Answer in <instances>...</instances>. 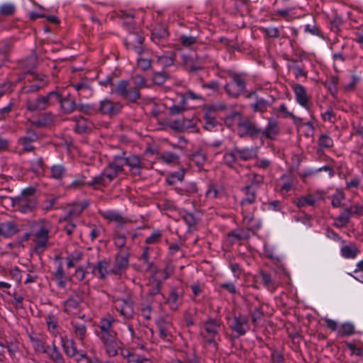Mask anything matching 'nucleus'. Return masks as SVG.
<instances>
[{"mask_svg": "<svg viewBox=\"0 0 363 363\" xmlns=\"http://www.w3.org/2000/svg\"><path fill=\"white\" fill-rule=\"evenodd\" d=\"M120 160H123V167L128 165L133 174H140L143 167L141 160L139 157L132 155L128 157H119Z\"/></svg>", "mask_w": 363, "mask_h": 363, "instance_id": "obj_15", "label": "nucleus"}, {"mask_svg": "<svg viewBox=\"0 0 363 363\" xmlns=\"http://www.w3.org/2000/svg\"><path fill=\"white\" fill-rule=\"evenodd\" d=\"M235 152H236L237 155H238L240 158L243 160H250L255 157L257 154L256 150L254 148L239 149L238 147H235Z\"/></svg>", "mask_w": 363, "mask_h": 363, "instance_id": "obj_29", "label": "nucleus"}, {"mask_svg": "<svg viewBox=\"0 0 363 363\" xmlns=\"http://www.w3.org/2000/svg\"><path fill=\"white\" fill-rule=\"evenodd\" d=\"M160 159L167 164H176L178 162L177 155L171 152H164L160 155Z\"/></svg>", "mask_w": 363, "mask_h": 363, "instance_id": "obj_39", "label": "nucleus"}, {"mask_svg": "<svg viewBox=\"0 0 363 363\" xmlns=\"http://www.w3.org/2000/svg\"><path fill=\"white\" fill-rule=\"evenodd\" d=\"M242 209L243 214V223L247 227V228L250 230H255L259 228L260 225L255 221L253 216L249 212V210L247 207H245Z\"/></svg>", "mask_w": 363, "mask_h": 363, "instance_id": "obj_25", "label": "nucleus"}, {"mask_svg": "<svg viewBox=\"0 0 363 363\" xmlns=\"http://www.w3.org/2000/svg\"><path fill=\"white\" fill-rule=\"evenodd\" d=\"M47 352L54 363H65L62 355L55 345L52 346L50 350L47 351Z\"/></svg>", "mask_w": 363, "mask_h": 363, "instance_id": "obj_37", "label": "nucleus"}, {"mask_svg": "<svg viewBox=\"0 0 363 363\" xmlns=\"http://www.w3.org/2000/svg\"><path fill=\"white\" fill-rule=\"evenodd\" d=\"M263 32L269 38H277L280 35L279 30L277 27H269L263 28Z\"/></svg>", "mask_w": 363, "mask_h": 363, "instance_id": "obj_57", "label": "nucleus"}, {"mask_svg": "<svg viewBox=\"0 0 363 363\" xmlns=\"http://www.w3.org/2000/svg\"><path fill=\"white\" fill-rule=\"evenodd\" d=\"M152 39H162L168 35V32L164 26L160 25L155 27L152 32Z\"/></svg>", "mask_w": 363, "mask_h": 363, "instance_id": "obj_38", "label": "nucleus"}, {"mask_svg": "<svg viewBox=\"0 0 363 363\" xmlns=\"http://www.w3.org/2000/svg\"><path fill=\"white\" fill-rule=\"evenodd\" d=\"M109 263L104 259L97 263L96 267L94 269V273L98 274V277L101 279H104L108 274Z\"/></svg>", "mask_w": 363, "mask_h": 363, "instance_id": "obj_28", "label": "nucleus"}, {"mask_svg": "<svg viewBox=\"0 0 363 363\" xmlns=\"http://www.w3.org/2000/svg\"><path fill=\"white\" fill-rule=\"evenodd\" d=\"M224 326L220 319L208 318L203 323L201 335L206 344L212 345L215 350L218 348V342L220 340L219 332Z\"/></svg>", "mask_w": 363, "mask_h": 363, "instance_id": "obj_2", "label": "nucleus"}, {"mask_svg": "<svg viewBox=\"0 0 363 363\" xmlns=\"http://www.w3.org/2000/svg\"><path fill=\"white\" fill-rule=\"evenodd\" d=\"M123 160H120L119 157L116 158L104 169L101 174L93 177L87 184L94 188L106 186L123 172Z\"/></svg>", "mask_w": 363, "mask_h": 363, "instance_id": "obj_1", "label": "nucleus"}, {"mask_svg": "<svg viewBox=\"0 0 363 363\" xmlns=\"http://www.w3.org/2000/svg\"><path fill=\"white\" fill-rule=\"evenodd\" d=\"M138 67L142 70H147L151 67V61L145 58L138 59Z\"/></svg>", "mask_w": 363, "mask_h": 363, "instance_id": "obj_63", "label": "nucleus"}, {"mask_svg": "<svg viewBox=\"0 0 363 363\" xmlns=\"http://www.w3.org/2000/svg\"><path fill=\"white\" fill-rule=\"evenodd\" d=\"M223 193V189L221 187L211 184L208 186V189L206 192V195L209 199H216L220 196Z\"/></svg>", "mask_w": 363, "mask_h": 363, "instance_id": "obj_34", "label": "nucleus"}, {"mask_svg": "<svg viewBox=\"0 0 363 363\" xmlns=\"http://www.w3.org/2000/svg\"><path fill=\"white\" fill-rule=\"evenodd\" d=\"M233 81L228 83L225 86L226 92L231 96L237 97L245 90V81L238 74H233Z\"/></svg>", "mask_w": 363, "mask_h": 363, "instance_id": "obj_8", "label": "nucleus"}, {"mask_svg": "<svg viewBox=\"0 0 363 363\" xmlns=\"http://www.w3.org/2000/svg\"><path fill=\"white\" fill-rule=\"evenodd\" d=\"M128 83L127 81L121 80L112 89V92L123 97L124 99L130 102L135 101L139 97V91L136 89H128Z\"/></svg>", "mask_w": 363, "mask_h": 363, "instance_id": "obj_6", "label": "nucleus"}, {"mask_svg": "<svg viewBox=\"0 0 363 363\" xmlns=\"http://www.w3.org/2000/svg\"><path fill=\"white\" fill-rule=\"evenodd\" d=\"M230 328L240 335H243L249 328L248 320L245 317L235 316L230 323Z\"/></svg>", "mask_w": 363, "mask_h": 363, "instance_id": "obj_17", "label": "nucleus"}, {"mask_svg": "<svg viewBox=\"0 0 363 363\" xmlns=\"http://www.w3.org/2000/svg\"><path fill=\"white\" fill-rule=\"evenodd\" d=\"M71 325L74 337L82 342L86 335V325L76 319L72 320Z\"/></svg>", "mask_w": 363, "mask_h": 363, "instance_id": "obj_22", "label": "nucleus"}, {"mask_svg": "<svg viewBox=\"0 0 363 363\" xmlns=\"http://www.w3.org/2000/svg\"><path fill=\"white\" fill-rule=\"evenodd\" d=\"M54 276H55V279L57 282V284L60 287L64 288L66 285L67 279L66 276L65 275L62 267L60 264L58 266L56 272H55Z\"/></svg>", "mask_w": 363, "mask_h": 363, "instance_id": "obj_33", "label": "nucleus"}, {"mask_svg": "<svg viewBox=\"0 0 363 363\" xmlns=\"http://www.w3.org/2000/svg\"><path fill=\"white\" fill-rule=\"evenodd\" d=\"M121 108L122 105L120 103L104 99L100 102L99 111L102 114L113 116L118 113Z\"/></svg>", "mask_w": 363, "mask_h": 363, "instance_id": "obj_13", "label": "nucleus"}, {"mask_svg": "<svg viewBox=\"0 0 363 363\" xmlns=\"http://www.w3.org/2000/svg\"><path fill=\"white\" fill-rule=\"evenodd\" d=\"M60 100V94L57 91H50L45 96H39L36 99L28 98L26 100V108L30 112L40 111L57 104Z\"/></svg>", "mask_w": 363, "mask_h": 363, "instance_id": "obj_4", "label": "nucleus"}, {"mask_svg": "<svg viewBox=\"0 0 363 363\" xmlns=\"http://www.w3.org/2000/svg\"><path fill=\"white\" fill-rule=\"evenodd\" d=\"M129 255L126 251L121 250L115 258L114 265L111 272L115 274H121L128 266Z\"/></svg>", "mask_w": 363, "mask_h": 363, "instance_id": "obj_11", "label": "nucleus"}, {"mask_svg": "<svg viewBox=\"0 0 363 363\" xmlns=\"http://www.w3.org/2000/svg\"><path fill=\"white\" fill-rule=\"evenodd\" d=\"M318 144L322 147H330L333 145V141L328 135H321L318 140Z\"/></svg>", "mask_w": 363, "mask_h": 363, "instance_id": "obj_54", "label": "nucleus"}, {"mask_svg": "<svg viewBox=\"0 0 363 363\" xmlns=\"http://www.w3.org/2000/svg\"><path fill=\"white\" fill-rule=\"evenodd\" d=\"M322 118L324 121H328L331 123H334L336 121V116L334 112L331 110H328L325 113H322Z\"/></svg>", "mask_w": 363, "mask_h": 363, "instance_id": "obj_62", "label": "nucleus"}, {"mask_svg": "<svg viewBox=\"0 0 363 363\" xmlns=\"http://www.w3.org/2000/svg\"><path fill=\"white\" fill-rule=\"evenodd\" d=\"M359 252L354 245H345L342 247V255L345 258H354Z\"/></svg>", "mask_w": 363, "mask_h": 363, "instance_id": "obj_35", "label": "nucleus"}, {"mask_svg": "<svg viewBox=\"0 0 363 363\" xmlns=\"http://www.w3.org/2000/svg\"><path fill=\"white\" fill-rule=\"evenodd\" d=\"M123 355L127 358V363H143V362L147 361L146 358L130 352H128L127 354H123Z\"/></svg>", "mask_w": 363, "mask_h": 363, "instance_id": "obj_48", "label": "nucleus"}, {"mask_svg": "<svg viewBox=\"0 0 363 363\" xmlns=\"http://www.w3.org/2000/svg\"><path fill=\"white\" fill-rule=\"evenodd\" d=\"M278 186H279L281 193L284 195L293 189L294 183L292 181H285L284 177H282L279 182Z\"/></svg>", "mask_w": 363, "mask_h": 363, "instance_id": "obj_41", "label": "nucleus"}, {"mask_svg": "<svg viewBox=\"0 0 363 363\" xmlns=\"http://www.w3.org/2000/svg\"><path fill=\"white\" fill-rule=\"evenodd\" d=\"M292 90L295 95L296 101L301 107L310 112L313 104L306 89L301 84H294L292 85Z\"/></svg>", "mask_w": 363, "mask_h": 363, "instance_id": "obj_7", "label": "nucleus"}, {"mask_svg": "<svg viewBox=\"0 0 363 363\" xmlns=\"http://www.w3.org/2000/svg\"><path fill=\"white\" fill-rule=\"evenodd\" d=\"M184 178V172L179 171L172 174L167 179V182L169 184H174L176 182L182 181Z\"/></svg>", "mask_w": 363, "mask_h": 363, "instance_id": "obj_53", "label": "nucleus"}, {"mask_svg": "<svg viewBox=\"0 0 363 363\" xmlns=\"http://www.w3.org/2000/svg\"><path fill=\"white\" fill-rule=\"evenodd\" d=\"M149 293L154 296L158 294L160 292L161 282L156 279H154L150 282Z\"/></svg>", "mask_w": 363, "mask_h": 363, "instance_id": "obj_56", "label": "nucleus"}, {"mask_svg": "<svg viewBox=\"0 0 363 363\" xmlns=\"http://www.w3.org/2000/svg\"><path fill=\"white\" fill-rule=\"evenodd\" d=\"M100 340L104 345L106 354L109 357H113L118 354V350L121 349L122 343L118 340L117 335H112V336L111 335L110 337H104V339Z\"/></svg>", "mask_w": 363, "mask_h": 363, "instance_id": "obj_10", "label": "nucleus"}, {"mask_svg": "<svg viewBox=\"0 0 363 363\" xmlns=\"http://www.w3.org/2000/svg\"><path fill=\"white\" fill-rule=\"evenodd\" d=\"M161 232L160 230H155L152 233L146 238L145 242L147 244H153L158 242L161 238Z\"/></svg>", "mask_w": 363, "mask_h": 363, "instance_id": "obj_59", "label": "nucleus"}, {"mask_svg": "<svg viewBox=\"0 0 363 363\" xmlns=\"http://www.w3.org/2000/svg\"><path fill=\"white\" fill-rule=\"evenodd\" d=\"M54 120V116L50 113L42 114L36 121L33 122V125L38 128H41L50 125Z\"/></svg>", "mask_w": 363, "mask_h": 363, "instance_id": "obj_26", "label": "nucleus"}, {"mask_svg": "<svg viewBox=\"0 0 363 363\" xmlns=\"http://www.w3.org/2000/svg\"><path fill=\"white\" fill-rule=\"evenodd\" d=\"M182 293L178 291L177 289H172L167 298V303L169 304L171 310H177L182 303Z\"/></svg>", "mask_w": 363, "mask_h": 363, "instance_id": "obj_23", "label": "nucleus"}, {"mask_svg": "<svg viewBox=\"0 0 363 363\" xmlns=\"http://www.w3.org/2000/svg\"><path fill=\"white\" fill-rule=\"evenodd\" d=\"M279 133V126L278 122L272 118H268V123L265 128L261 133L263 136L269 140H274Z\"/></svg>", "mask_w": 363, "mask_h": 363, "instance_id": "obj_18", "label": "nucleus"}, {"mask_svg": "<svg viewBox=\"0 0 363 363\" xmlns=\"http://www.w3.org/2000/svg\"><path fill=\"white\" fill-rule=\"evenodd\" d=\"M34 140V139L31 138L24 137L19 139V143L23 147V150L24 152H29L33 150V147L31 145V143Z\"/></svg>", "mask_w": 363, "mask_h": 363, "instance_id": "obj_52", "label": "nucleus"}, {"mask_svg": "<svg viewBox=\"0 0 363 363\" xmlns=\"http://www.w3.org/2000/svg\"><path fill=\"white\" fill-rule=\"evenodd\" d=\"M83 253L79 250H75L69 256L67 257L66 260L67 263V267H74L82 258Z\"/></svg>", "mask_w": 363, "mask_h": 363, "instance_id": "obj_32", "label": "nucleus"}, {"mask_svg": "<svg viewBox=\"0 0 363 363\" xmlns=\"http://www.w3.org/2000/svg\"><path fill=\"white\" fill-rule=\"evenodd\" d=\"M245 198L241 201L242 208L252 204L256 200V189L252 185H247L242 189Z\"/></svg>", "mask_w": 363, "mask_h": 363, "instance_id": "obj_21", "label": "nucleus"}, {"mask_svg": "<svg viewBox=\"0 0 363 363\" xmlns=\"http://www.w3.org/2000/svg\"><path fill=\"white\" fill-rule=\"evenodd\" d=\"M81 298L78 296H71L64 304V311L70 315H77L79 311Z\"/></svg>", "mask_w": 363, "mask_h": 363, "instance_id": "obj_19", "label": "nucleus"}, {"mask_svg": "<svg viewBox=\"0 0 363 363\" xmlns=\"http://www.w3.org/2000/svg\"><path fill=\"white\" fill-rule=\"evenodd\" d=\"M116 320L111 317L101 319L99 325L100 331L98 333L99 339H104V337L112 336V335H116Z\"/></svg>", "mask_w": 363, "mask_h": 363, "instance_id": "obj_9", "label": "nucleus"}, {"mask_svg": "<svg viewBox=\"0 0 363 363\" xmlns=\"http://www.w3.org/2000/svg\"><path fill=\"white\" fill-rule=\"evenodd\" d=\"M345 199L343 192L337 191L333 196L332 206L335 208H338L342 206V202Z\"/></svg>", "mask_w": 363, "mask_h": 363, "instance_id": "obj_51", "label": "nucleus"}, {"mask_svg": "<svg viewBox=\"0 0 363 363\" xmlns=\"http://www.w3.org/2000/svg\"><path fill=\"white\" fill-rule=\"evenodd\" d=\"M101 216L109 222H115L118 225H123L127 222V220L121 214L114 211H100Z\"/></svg>", "mask_w": 363, "mask_h": 363, "instance_id": "obj_24", "label": "nucleus"}, {"mask_svg": "<svg viewBox=\"0 0 363 363\" xmlns=\"http://www.w3.org/2000/svg\"><path fill=\"white\" fill-rule=\"evenodd\" d=\"M31 169L37 174L44 173V165L41 158H36L31 162Z\"/></svg>", "mask_w": 363, "mask_h": 363, "instance_id": "obj_42", "label": "nucleus"}, {"mask_svg": "<svg viewBox=\"0 0 363 363\" xmlns=\"http://www.w3.org/2000/svg\"><path fill=\"white\" fill-rule=\"evenodd\" d=\"M237 153L235 152V149L231 152L225 155L224 162L230 167H233V164L236 161Z\"/></svg>", "mask_w": 363, "mask_h": 363, "instance_id": "obj_55", "label": "nucleus"}, {"mask_svg": "<svg viewBox=\"0 0 363 363\" xmlns=\"http://www.w3.org/2000/svg\"><path fill=\"white\" fill-rule=\"evenodd\" d=\"M319 199L318 196L308 194L306 196L301 197L297 201V206L298 207H303L306 205L313 206L317 201Z\"/></svg>", "mask_w": 363, "mask_h": 363, "instance_id": "obj_31", "label": "nucleus"}, {"mask_svg": "<svg viewBox=\"0 0 363 363\" xmlns=\"http://www.w3.org/2000/svg\"><path fill=\"white\" fill-rule=\"evenodd\" d=\"M34 249L38 252H43L48 245L50 224L45 220H39L33 226Z\"/></svg>", "mask_w": 363, "mask_h": 363, "instance_id": "obj_5", "label": "nucleus"}, {"mask_svg": "<svg viewBox=\"0 0 363 363\" xmlns=\"http://www.w3.org/2000/svg\"><path fill=\"white\" fill-rule=\"evenodd\" d=\"M61 340L65 354L69 357H74L77 354L76 347L72 343L66 342L62 337L61 338Z\"/></svg>", "mask_w": 363, "mask_h": 363, "instance_id": "obj_47", "label": "nucleus"}, {"mask_svg": "<svg viewBox=\"0 0 363 363\" xmlns=\"http://www.w3.org/2000/svg\"><path fill=\"white\" fill-rule=\"evenodd\" d=\"M21 230L20 226L13 220L0 223V236L9 238Z\"/></svg>", "mask_w": 363, "mask_h": 363, "instance_id": "obj_14", "label": "nucleus"}, {"mask_svg": "<svg viewBox=\"0 0 363 363\" xmlns=\"http://www.w3.org/2000/svg\"><path fill=\"white\" fill-rule=\"evenodd\" d=\"M238 133L240 137L250 135L255 138L261 133V130L259 129L255 123L249 121H243L238 124Z\"/></svg>", "mask_w": 363, "mask_h": 363, "instance_id": "obj_12", "label": "nucleus"}, {"mask_svg": "<svg viewBox=\"0 0 363 363\" xmlns=\"http://www.w3.org/2000/svg\"><path fill=\"white\" fill-rule=\"evenodd\" d=\"M167 77V75L164 72H157L154 74L152 80L155 84L160 85L165 82Z\"/></svg>", "mask_w": 363, "mask_h": 363, "instance_id": "obj_61", "label": "nucleus"}, {"mask_svg": "<svg viewBox=\"0 0 363 363\" xmlns=\"http://www.w3.org/2000/svg\"><path fill=\"white\" fill-rule=\"evenodd\" d=\"M58 103H60L62 110L66 113H69L73 112L76 108V103L73 99H62L60 96V100Z\"/></svg>", "mask_w": 363, "mask_h": 363, "instance_id": "obj_30", "label": "nucleus"}, {"mask_svg": "<svg viewBox=\"0 0 363 363\" xmlns=\"http://www.w3.org/2000/svg\"><path fill=\"white\" fill-rule=\"evenodd\" d=\"M116 308L126 318H131L134 313L133 303L130 300L118 301L116 303Z\"/></svg>", "mask_w": 363, "mask_h": 363, "instance_id": "obj_20", "label": "nucleus"}, {"mask_svg": "<svg viewBox=\"0 0 363 363\" xmlns=\"http://www.w3.org/2000/svg\"><path fill=\"white\" fill-rule=\"evenodd\" d=\"M259 277L264 285L271 291H274L279 286V283L267 273L262 272L259 274Z\"/></svg>", "mask_w": 363, "mask_h": 363, "instance_id": "obj_27", "label": "nucleus"}, {"mask_svg": "<svg viewBox=\"0 0 363 363\" xmlns=\"http://www.w3.org/2000/svg\"><path fill=\"white\" fill-rule=\"evenodd\" d=\"M191 162L197 167H202L206 162V156L202 152H196L191 155Z\"/></svg>", "mask_w": 363, "mask_h": 363, "instance_id": "obj_49", "label": "nucleus"}, {"mask_svg": "<svg viewBox=\"0 0 363 363\" xmlns=\"http://www.w3.org/2000/svg\"><path fill=\"white\" fill-rule=\"evenodd\" d=\"M144 37L138 33H130L127 39L126 43L129 48L135 50L138 54H141L143 52V43Z\"/></svg>", "mask_w": 363, "mask_h": 363, "instance_id": "obj_16", "label": "nucleus"}, {"mask_svg": "<svg viewBox=\"0 0 363 363\" xmlns=\"http://www.w3.org/2000/svg\"><path fill=\"white\" fill-rule=\"evenodd\" d=\"M269 104L267 101L264 99H257V101L252 104V107L255 111L264 112Z\"/></svg>", "mask_w": 363, "mask_h": 363, "instance_id": "obj_40", "label": "nucleus"}, {"mask_svg": "<svg viewBox=\"0 0 363 363\" xmlns=\"http://www.w3.org/2000/svg\"><path fill=\"white\" fill-rule=\"evenodd\" d=\"M181 43L184 46H191L196 43V38L193 36L182 35L180 38Z\"/></svg>", "mask_w": 363, "mask_h": 363, "instance_id": "obj_64", "label": "nucleus"}, {"mask_svg": "<svg viewBox=\"0 0 363 363\" xmlns=\"http://www.w3.org/2000/svg\"><path fill=\"white\" fill-rule=\"evenodd\" d=\"M354 332V326L350 323H345L339 330V333L342 335H350Z\"/></svg>", "mask_w": 363, "mask_h": 363, "instance_id": "obj_58", "label": "nucleus"}, {"mask_svg": "<svg viewBox=\"0 0 363 363\" xmlns=\"http://www.w3.org/2000/svg\"><path fill=\"white\" fill-rule=\"evenodd\" d=\"M72 86L79 92V95H86L91 93V89L86 82L72 84Z\"/></svg>", "mask_w": 363, "mask_h": 363, "instance_id": "obj_43", "label": "nucleus"}, {"mask_svg": "<svg viewBox=\"0 0 363 363\" xmlns=\"http://www.w3.org/2000/svg\"><path fill=\"white\" fill-rule=\"evenodd\" d=\"M15 10V6L11 3H6L0 6V14L2 16H11L14 13Z\"/></svg>", "mask_w": 363, "mask_h": 363, "instance_id": "obj_46", "label": "nucleus"}, {"mask_svg": "<svg viewBox=\"0 0 363 363\" xmlns=\"http://www.w3.org/2000/svg\"><path fill=\"white\" fill-rule=\"evenodd\" d=\"M87 206L86 203H75L69 210V216H78L81 214L83 210Z\"/></svg>", "mask_w": 363, "mask_h": 363, "instance_id": "obj_45", "label": "nucleus"}, {"mask_svg": "<svg viewBox=\"0 0 363 363\" xmlns=\"http://www.w3.org/2000/svg\"><path fill=\"white\" fill-rule=\"evenodd\" d=\"M65 172V169L64 167L60 164L54 165L51 169L52 177L57 179L62 178Z\"/></svg>", "mask_w": 363, "mask_h": 363, "instance_id": "obj_50", "label": "nucleus"}, {"mask_svg": "<svg viewBox=\"0 0 363 363\" xmlns=\"http://www.w3.org/2000/svg\"><path fill=\"white\" fill-rule=\"evenodd\" d=\"M35 192V189L33 187L24 189L18 196L11 198L12 206L23 213L31 212L37 204Z\"/></svg>", "mask_w": 363, "mask_h": 363, "instance_id": "obj_3", "label": "nucleus"}, {"mask_svg": "<svg viewBox=\"0 0 363 363\" xmlns=\"http://www.w3.org/2000/svg\"><path fill=\"white\" fill-rule=\"evenodd\" d=\"M133 82L135 86L133 89L138 91L139 89L145 87V80L144 77L140 75H135L133 77Z\"/></svg>", "mask_w": 363, "mask_h": 363, "instance_id": "obj_60", "label": "nucleus"}, {"mask_svg": "<svg viewBox=\"0 0 363 363\" xmlns=\"http://www.w3.org/2000/svg\"><path fill=\"white\" fill-rule=\"evenodd\" d=\"M157 63L164 67H167L173 65L174 58L171 54L163 55L157 57Z\"/></svg>", "mask_w": 363, "mask_h": 363, "instance_id": "obj_44", "label": "nucleus"}, {"mask_svg": "<svg viewBox=\"0 0 363 363\" xmlns=\"http://www.w3.org/2000/svg\"><path fill=\"white\" fill-rule=\"evenodd\" d=\"M350 211L347 208L345 211L335 219L334 225L337 228H342L347 225L349 221Z\"/></svg>", "mask_w": 363, "mask_h": 363, "instance_id": "obj_36", "label": "nucleus"}]
</instances>
